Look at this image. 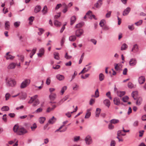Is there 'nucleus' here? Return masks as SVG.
Instances as JSON below:
<instances>
[{
  "label": "nucleus",
  "mask_w": 146,
  "mask_h": 146,
  "mask_svg": "<svg viewBox=\"0 0 146 146\" xmlns=\"http://www.w3.org/2000/svg\"><path fill=\"white\" fill-rule=\"evenodd\" d=\"M13 130L19 135H21L27 132V131L24 127H19L18 125H15L13 128Z\"/></svg>",
  "instance_id": "f257e3e1"
},
{
  "label": "nucleus",
  "mask_w": 146,
  "mask_h": 146,
  "mask_svg": "<svg viewBox=\"0 0 146 146\" xmlns=\"http://www.w3.org/2000/svg\"><path fill=\"white\" fill-rule=\"evenodd\" d=\"M38 95H36L31 97L30 100L28 102V103L31 104L34 101V102L33 105V106H37L40 103L38 100L36 99Z\"/></svg>",
  "instance_id": "f03ea898"
},
{
  "label": "nucleus",
  "mask_w": 146,
  "mask_h": 146,
  "mask_svg": "<svg viewBox=\"0 0 146 146\" xmlns=\"http://www.w3.org/2000/svg\"><path fill=\"white\" fill-rule=\"evenodd\" d=\"M31 80L26 79L21 83L20 87L21 88L23 89L28 86L31 83Z\"/></svg>",
  "instance_id": "7ed1b4c3"
},
{
  "label": "nucleus",
  "mask_w": 146,
  "mask_h": 146,
  "mask_svg": "<svg viewBox=\"0 0 146 146\" xmlns=\"http://www.w3.org/2000/svg\"><path fill=\"white\" fill-rule=\"evenodd\" d=\"M68 122V121L66 120L65 121H64L63 122V125H61L60 127L55 131V132H58L59 131L60 132H65L67 130V127H65L62 130H61V129L64 126V125L67 123Z\"/></svg>",
  "instance_id": "20e7f679"
},
{
  "label": "nucleus",
  "mask_w": 146,
  "mask_h": 146,
  "mask_svg": "<svg viewBox=\"0 0 146 146\" xmlns=\"http://www.w3.org/2000/svg\"><path fill=\"white\" fill-rule=\"evenodd\" d=\"M85 141L87 145H89L91 144L93 142L92 138L90 135H87L85 138Z\"/></svg>",
  "instance_id": "39448f33"
},
{
  "label": "nucleus",
  "mask_w": 146,
  "mask_h": 146,
  "mask_svg": "<svg viewBox=\"0 0 146 146\" xmlns=\"http://www.w3.org/2000/svg\"><path fill=\"white\" fill-rule=\"evenodd\" d=\"M84 33V31L82 29H79L76 31L75 35L76 36L80 37Z\"/></svg>",
  "instance_id": "423d86ee"
},
{
  "label": "nucleus",
  "mask_w": 146,
  "mask_h": 146,
  "mask_svg": "<svg viewBox=\"0 0 146 146\" xmlns=\"http://www.w3.org/2000/svg\"><path fill=\"white\" fill-rule=\"evenodd\" d=\"M7 84L9 86L13 87L16 85V82L14 80L9 79L7 82Z\"/></svg>",
  "instance_id": "0eeeda50"
},
{
  "label": "nucleus",
  "mask_w": 146,
  "mask_h": 146,
  "mask_svg": "<svg viewBox=\"0 0 146 146\" xmlns=\"http://www.w3.org/2000/svg\"><path fill=\"white\" fill-rule=\"evenodd\" d=\"M137 63V60L135 58H132L130 59L129 62V65L130 66H135Z\"/></svg>",
  "instance_id": "6e6552de"
},
{
  "label": "nucleus",
  "mask_w": 146,
  "mask_h": 146,
  "mask_svg": "<svg viewBox=\"0 0 146 146\" xmlns=\"http://www.w3.org/2000/svg\"><path fill=\"white\" fill-rule=\"evenodd\" d=\"M44 50L43 48H40L39 50V53H37L38 57H41L44 54Z\"/></svg>",
  "instance_id": "1a4fd4ad"
},
{
  "label": "nucleus",
  "mask_w": 146,
  "mask_h": 146,
  "mask_svg": "<svg viewBox=\"0 0 146 146\" xmlns=\"http://www.w3.org/2000/svg\"><path fill=\"white\" fill-rule=\"evenodd\" d=\"M139 48L138 45L136 44L133 45L131 50V51L133 53H136L138 52Z\"/></svg>",
  "instance_id": "9d476101"
},
{
  "label": "nucleus",
  "mask_w": 146,
  "mask_h": 146,
  "mask_svg": "<svg viewBox=\"0 0 146 146\" xmlns=\"http://www.w3.org/2000/svg\"><path fill=\"white\" fill-rule=\"evenodd\" d=\"M102 4V0H98L96 3L94 5L95 7L97 8H99L101 6Z\"/></svg>",
  "instance_id": "9b49d317"
},
{
  "label": "nucleus",
  "mask_w": 146,
  "mask_h": 146,
  "mask_svg": "<svg viewBox=\"0 0 146 146\" xmlns=\"http://www.w3.org/2000/svg\"><path fill=\"white\" fill-rule=\"evenodd\" d=\"M131 11V9L129 7H127L125 9L123 13V16H126Z\"/></svg>",
  "instance_id": "f8f14e48"
},
{
  "label": "nucleus",
  "mask_w": 146,
  "mask_h": 146,
  "mask_svg": "<svg viewBox=\"0 0 146 146\" xmlns=\"http://www.w3.org/2000/svg\"><path fill=\"white\" fill-rule=\"evenodd\" d=\"M17 65V63L12 62L10 63L7 66V68L9 69H14Z\"/></svg>",
  "instance_id": "ddd939ff"
},
{
  "label": "nucleus",
  "mask_w": 146,
  "mask_h": 146,
  "mask_svg": "<svg viewBox=\"0 0 146 146\" xmlns=\"http://www.w3.org/2000/svg\"><path fill=\"white\" fill-rule=\"evenodd\" d=\"M145 81V78L144 76H141L139 78V82L140 84H143Z\"/></svg>",
  "instance_id": "4468645a"
},
{
  "label": "nucleus",
  "mask_w": 146,
  "mask_h": 146,
  "mask_svg": "<svg viewBox=\"0 0 146 146\" xmlns=\"http://www.w3.org/2000/svg\"><path fill=\"white\" fill-rule=\"evenodd\" d=\"M113 102L114 104L117 106L119 105L120 104V100L118 98H114L113 99Z\"/></svg>",
  "instance_id": "2eb2a0df"
},
{
  "label": "nucleus",
  "mask_w": 146,
  "mask_h": 146,
  "mask_svg": "<svg viewBox=\"0 0 146 146\" xmlns=\"http://www.w3.org/2000/svg\"><path fill=\"white\" fill-rule=\"evenodd\" d=\"M103 103L108 108L109 107L110 105V102L109 100L108 99H105Z\"/></svg>",
  "instance_id": "dca6fc26"
},
{
  "label": "nucleus",
  "mask_w": 146,
  "mask_h": 146,
  "mask_svg": "<svg viewBox=\"0 0 146 146\" xmlns=\"http://www.w3.org/2000/svg\"><path fill=\"white\" fill-rule=\"evenodd\" d=\"M138 92L137 91L133 92L131 93V96L134 100L137 99V97Z\"/></svg>",
  "instance_id": "f3484780"
},
{
  "label": "nucleus",
  "mask_w": 146,
  "mask_h": 146,
  "mask_svg": "<svg viewBox=\"0 0 146 146\" xmlns=\"http://www.w3.org/2000/svg\"><path fill=\"white\" fill-rule=\"evenodd\" d=\"M76 17L75 16H73L70 18V23L71 25H72L76 21Z\"/></svg>",
  "instance_id": "a211bd4d"
},
{
  "label": "nucleus",
  "mask_w": 146,
  "mask_h": 146,
  "mask_svg": "<svg viewBox=\"0 0 146 146\" xmlns=\"http://www.w3.org/2000/svg\"><path fill=\"white\" fill-rule=\"evenodd\" d=\"M114 65L115 68L116 70H120L122 67L121 65L119 64H115Z\"/></svg>",
  "instance_id": "6ab92c4d"
},
{
  "label": "nucleus",
  "mask_w": 146,
  "mask_h": 146,
  "mask_svg": "<svg viewBox=\"0 0 146 146\" xmlns=\"http://www.w3.org/2000/svg\"><path fill=\"white\" fill-rule=\"evenodd\" d=\"M73 90L74 91H78L79 89V86L76 83L74 84L72 86Z\"/></svg>",
  "instance_id": "aec40b11"
},
{
  "label": "nucleus",
  "mask_w": 146,
  "mask_h": 146,
  "mask_svg": "<svg viewBox=\"0 0 146 146\" xmlns=\"http://www.w3.org/2000/svg\"><path fill=\"white\" fill-rule=\"evenodd\" d=\"M119 121L118 119H113L110 120V122L111 123L113 124H116L119 123Z\"/></svg>",
  "instance_id": "412c9836"
},
{
  "label": "nucleus",
  "mask_w": 146,
  "mask_h": 146,
  "mask_svg": "<svg viewBox=\"0 0 146 146\" xmlns=\"http://www.w3.org/2000/svg\"><path fill=\"white\" fill-rule=\"evenodd\" d=\"M20 95V98L22 99H25L27 97V94L26 93L22 92L19 93Z\"/></svg>",
  "instance_id": "4be33fe9"
},
{
  "label": "nucleus",
  "mask_w": 146,
  "mask_h": 146,
  "mask_svg": "<svg viewBox=\"0 0 146 146\" xmlns=\"http://www.w3.org/2000/svg\"><path fill=\"white\" fill-rule=\"evenodd\" d=\"M9 52H8L6 53V58L7 60H12L15 57L10 54H9Z\"/></svg>",
  "instance_id": "5701e85b"
},
{
  "label": "nucleus",
  "mask_w": 146,
  "mask_h": 146,
  "mask_svg": "<svg viewBox=\"0 0 146 146\" xmlns=\"http://www.w3.org/2000/svg\"><path fill=\"white\" fill-rule=\"evenodd\" d=\"M37 48H34L31 50V53L30 54V58H32L33 55L36 53V51Z\"/></svg>",
  "instance_id": "b1692460"
},
{
  "label": "nucleus",
  "mask_w": 146,
  "mask_h": 146,
  "mask_svg": "<svg viewBox=\"0 0 146 146\" xmlns=\"http://www.w3.org/2000/svg\"><path fill=\"white\" fill-rule=\"evenodd\" d=\"M56 78L59 80H63L64 79V77L63 75L60 74H57L56 76Z\"/></svg>",
  "instance_id": "393cba45"
},
{
  "label": "nucleus",
  "mask_w": 146,
  "mask_h": 146,
  "mask_svg": "<svg viewBox=\"0 0 146 146\" xmlns=\"http://www.w3.org/2000/svg\"><path fill=\"white\" fill-rule=\"evenodd\" d=\"M56 94L55 93H51L49 96V97L50 99L52 100H54L56 97Z\"/></svg>",
  "instance_id": "a878e982"
},
{
  "label": "nucleus",
  "mask_w": 146,
  "mask_h": 146,
  "mask_svg": "<svg viewBox=\"0 0 146 146\" xmlns=\"http://www.w3.org/2000/svg\"><path fill=\"white\" fill-rule=\"evenodd\" d=\"M125 94V92L124 91H117V94L118 96L121 97Z\"/></svg>",
  "instance_id": "bb28decb"
},
{
  "label": "nucleus",
  "mask_w": 146,
  "mask_h": 146,
  "mask_svg": "<svg viewBox=\"0 0 146 146\" xmlns=\"http://www.w3.org/2000/svg\"><path fill=\"white\" fill-rule=\"evenodd\" d=\"M142 102V98L140 97L137 99L136 102V104L137 105L139 106L141 104Z\"/></svg>",
  "instance_id": "cd10ccee"
},
{
  "label": "nucleus",
  "mask_w": 146,
  "mask_h": 146,
  "mask_svg": "<svg viewBox=\"0 0 146 146\" xmlns=\"http://www.w3.org/2000/svg\"><path fill=\"white\" fill-rule=\"evenodd\" d=\"M90 111V109H88L87 110V113L85 117V118L88 119L90 117L91 115V113Z\"/></svg>",
  "instance_id": "c85d7f7f"
},
{
  "label": "nucleus",
  "mask_w": 146,
  "mask_h": 146,
  "mask_svg": "<svg viewBox=\"0 0 146 146\" xmlns=\"http://www.w3.org/2000/svg\"><path fill=\"white\" fill-rule=\"evenodd\" d=\"M10 23L9 21L6 22L5 24V29L6 30H9L10 28Z\"/></svg>",
  "instance_id": "c756f323"
},
{
  "label": "nucleus",
  "mask_w": 146,
  "mask_h": 146,
  "mask_svg": "<svg viewBox=\"0 0 146 146\" xmlns=\"http://www.w3.org/2000/svg\"><path fill=\"white\" fill-rule=\"evenodd\" d=\"M54 23V25L57 27H60L61 25V22L57 20H55Z\"/></svg>",
  "instance_id": "7c9ffc66"
},
{
  "label": "nucleus",
  "mask_w": 146,
  "mask_h": 146,
  "mask_svg": "<svg viewBox=\"0 0 146 146\" xmlns=\"http://www.w3.org/2000/svg\"><path fill=\"white\" fill-rule=\"evenodd\" d=\"M41 9V7L40 6H36L35 9L34 11L35 13H37L40 11Z\"/></svg>",
  "instance_id": "2f4dec72"
},
{
  "label": "nucleus",
  "mask_w": 146,
  "mask_h": 146,
  "mask_svg": "<svg viewBox=\"0 0 146 146\" xmlns=\"http://www.w3.org/2000/svg\"><path fill=\"white\" fill-rule=\"evenodd\" d=\"M76 36L75 35H72L69 37V40L70 41L72 42L74 41L76 39Z\"/></svg>",
  "instance_id": "473e14b6"
},
{
  "label": "nucleus",
  "mask_w": 146,
  "mask_h": 146,
  "mask_svg": "<svg viewBox=\"0 0 146 146\" xmlns=\"http://www.w3.org/2000/svg\"><path fill=\"white\" fill-rule=\"evenodd\" d=\"M56 119L54 116L52 117L51 119H50L48 121V123L50 124H53L56 121Z\"/></svg>",
  "instance_id": "72a5a7b5"
},
{
  "label": "nucleus",
  "mask_w": 146,
  "mask_h": 146,
  "mask_svg": "<svg viewBox=\"0 0 146 146\" xmlns=\"http://www.w3.org/2000/svg\"><path fill=\"white\" fill-rule=\"evenodd\" d=\"M9 107L7 106H3L1 109V111H7L9 110Z\"/></svg>",
  "instance_id": "f704fd0d"
},
{
  "label": "nucleus",
  "mask_w": 146,
  "mask_h": 146,
  "mask_svg": "<svg viewBox=\"0 0 146 146\" xmlns=\"http://www.w3.org/2000/svg\"><path fill=\"white\" fill-rule=\"evenodd\" d=\"M39 32L38 33V35H41L43 33L44 31V30L42 28H38Z\"/></svg>",
  "instance_id": "c9c22d12"
},
{
  "label": "nucleus",
  "mask_w": 146,
  "mask_h": 146,
  "mask_svg": "<svg viewBox=\"0 0 146 146\" xmlns=\"http://www.w3.org/2000/svg\"><path fill=\"white\" fill-rule=\"evenodd\" d=\"M54 58L57 60H59L60 59L59 56V54L57 52H54Z\"/></svg>",
  "instance_id": "e433bc0d"
},
{
  "label": "nucleus",
  "mask_w": 146,
  "mask_h": 146,
  "mask_svg": "<svg viewBox=\"0 0 146 146\" xmlns=\"http://www.w3.org/2000/svg\"><path fill=\"white\" fill-rule=\"evenodd\" d=\"M101 109L99 108H97L96 111V116L98 117L99 116L100 113Z\"/></svg>",
  "instance_id": "4c0bfd02"
},
{
  "label": "nucleus",
  "mask_w": 146,
  "mask_h": 146,
  "mask_svg": "<svg viewBox=\"0 0 146 146\" xmlns=\"http://www.w3.org/2000/svg\"><path fill=\"white\" fill-rule=\"evenodd\" d=\"M127 48V45L125 43H123L121 46V50H126Z\"/></svg>",
  "instance_id": "58836bf2"
},
{
  "label": "nucleus",
  "mask_w": 146,
  "mask_h": 146,
  "mask_svg": "<svg viewBox=\"0 0 146 146\" xmlns=\"http://www.w3.org/2000/svg\"><path fill=\"white\" fill-rule=\"evenodd\" d=\"M46 118L44 117H40L39 119V121L41 124L43 123L45 120Z\"/></svg>",
  "instance_id": "ea45409f"
},
{
  "label": "nucleus",
  "mask_w": 146,
  "mask_h": 146,
  "mask_svg": "<svg viewBox=\"0 0 146 146\" xmlns=\"http://www.w3.org/2000/svg\"><path fill=\"white\" fill-rule=\"evenodd\" d=\"M104 76L102 73H100L99 75V79L100 81L103 80L104 78Z\"/></svg>",
  "instance_id": "a19ab883"
},
{
  "label": "nucleus",
  "mask_w": 146,
  "mask_h": 146,
  "mask_svg": "<svg viewBox=\"0 0 146 146\" xmlns=\"http://www.w3.org/2000/svg\"><path fill=\"white\" fill-rule=\"evenodd\" d=\"M80 136H75L74 137L73 141L74 142H77L80 139Z\"/></svg>",
  "instance_id": "79ce46f5"
},
{
  "label": "nucleus",
  "mask_w": 146,
  "mask_h": 146,
  "mask_svg": "<svg viewBox=\"0 0 146 146\" xmlns=\"http://www.w3.org/2000/svg\"><path fill=\"white\" fill-rule=\"evenodd\" d=\"M105 23V20L104 19H102L100 21L99 25L101 27H103L104 26Z\"/></svg>",
  "instance_id": "37998d69"
},
{
  "label": "nucleus",
  "mask_w": 146,
  "mask_h": 146,
  "mask_svg": "<svg viewBox=\"0 0 146 146\" xmlns=\"http://www.w3.org/2000/svg\"><path fill=\"white\" fill-rule=\"evenodd\" d=\"M48 11V9L47 6L45 5L44 6L43 9L42 10V12L43 13V14H46Z\"/></svg>",
  "instance_id": "c03bdc74"
},
{
  "label": "nucleus",
  "mask_w": 146,
  "mask_h": 146,
  "mask_svg": "<svg viewBox=\"0 0 146 146\" xmlns=\"http://www.w3.org/2000/svg\"><path fill=\"white\" fill-rule=\"evenodd\" d=\"M55 103V102H50V106L52 107L51 108L53 109V110L56 107V106L54 104Z\"/></svg>",
  "instance_id": "a18cd8bd"
},
{
  "label": "nucleus",
  "mask_w": 146,
  "mask_h": 146,
  "mask_svg": "<svg viewBox=\"0 0 146 146\" xmlns=\"http://www.w3.org/2000/svg\"><path fill=\"white\" fill-rule=\"evenodd\" d=\"M123 131L122 130H119L117 132V136H120V135L125 136V134L123 133Z\"/></svg>",
  "instance_id": "49530a36"
},
{
  "label": "nucleus",
  "mask_w": 146,
  "mask_h": 146,
  "mask_svg": "<svg viewBox=\"0 0 146 146\" xmlns=\"http://www.w3.org/2000/svg\"><path fill=\"white\" fill-rule=\"evenodd\" d=\"M37 127V125L36 123H34L31 127V129L32 131H34Z\"/></svg>",
  "instance_id": "de8ad7c7"
},
{
  "label": "nucleus",
  "mask_w": 146,
  "mask_h": 146,
  "mask_svg": "<svg viewBox=\"0 0 146 146\" xmlns=\"http://www.w3.org/2000/svg\"><path fill=\"white\" fill-rule=\"evenodd\" d=\"M67 87L66 86H64L63 87L60 91V92L61 93V94L63 95L65 92V91L66 90Z\"/></svg>",
  "instance_id": "09e8293b"
},
{
  "label": "nucleus",
  "mask_w": 146,
  "mask_h": 146,
  "mask_svg": "<svg viewBox=\"0 0 146 146\" xmlns=\"http://www.w3.org/2000/svg\"><path fill=\"white\" fill-rule=\"evenodd\" d=\"M77 72L76 71H75L73 74L72 76V78L70 80V81H72L74 79V78H75L76 76L77 75Z\"/></svg>",
  "instance_id": "8fccbe9b"
},
{
  "label": "nucleus",
  "mask_w": 146,
  "mask_h": 146,
  "mask_svg": "<svg viewBox=\"0 0 146 146\" xmlns=\"http://www.w3.org/2000/svg\"><path fill=\"white\" fill-rule=\"evenodd\" d=\"M129 99V97L127 96H125L122 98V100L125 102H127Z\"/></svg>",
  "instance_id": "3c124183"
},
{
  "label": "nucleus",
  "mask_w": 146,
  "mask_h": 146,
  "mask_svg": "<svg viewBox=\"0 0 146 146\" xmlns=\"http://www.w3.org/2000/svg\"><path fill=\"white\" fill-rule=\"evenodd\" d=\"M114 127V126L112 123H110L108 125V128L110 129H113Z\"/></svg>",
  "instance_id": "603ef678"
},
{
  "label": "nucleus",
  "mask_w": 146,
  "mask_h": 146,
  "mask_svg": "<svg viewBox=\"0 0 146 146\" xmlns=\"http://www.w3.org/2000/svg\"><path fill=\"white\" fill-rule=\"evenodd\" d=\"M11 96V95L9 93H7L6 94L5 96V100H6L7 101L9 99L10 97Z\"/></svg>",
  "instance_id": "864d4df0"
},
{
  "label": "nucleus",
  "mask_w": 146,
  "mask_h": 146,
  "mask_svg": "<svg viewBox=\"0 0 146 146\" xmlns=\"http://www.w3.org/2000/svg\"><path fill=\"white\" fill-rule=\"evenodd\" d=\"M19 58V60H21L22 62H23L24 60V56L23 55H17Z\"/></svg>",
  "instance_id": "5fc2aeb1"
},
{
  "label": "nucleus",
  "mask_w": 146,
  "mask_h": 146,
  "mask_svg": "<svg viewBox=\"0 0 146 146\" xmlns=\"http://www.w3.org/2000/svg\"><path fill=\"white\" fill-rule=\"evenodd\" d=\"M111 11H108L106 15V17L107 18H110L111 15Z\"/></svg>",
  "instance_id": "6e6d98bb"
},
{
  "label": "nucleus",
  "mask_w": 146,
  "mask_h": 146,
  "mask_svg": "<svg viewBox=\"0 0 146 146\" xmlns=\"http://www.w3.org/2000/svg\"><path fill=\"white\" fill-rule=\"evenodd\" d=\"M99 96V92L98 89H97L95 92L94 97L95 98H98Z\"/></svg>",
  "instance_id": "4d7b16f0"
},
{
  "label": "nucleus",
  "mask_w": 146,
  "mask_h": 146,
  "mask_svg": "<svg viewBox=\"0 0 146 146\" xmlns=\"http://www.w3.org/2000/svg\"><path fill=\"white\" fill-rule=\"evenodd\" d=\"M106 96L110 100H111L112 99V98L111 95V93L110 92H108L106 94Z\"/></svg>",
  "instance_id": "13d9d810"
},
{
  "label": "nucleus",
  "mask_w": 146,
  "mask_h": 146,
  "mask_svg": "<svg viewBox=\"0 0 146 146\" xmlns=\"http://www.w3.org/2000/svg\"><path fill=\"white\" fill-rule=\"evenodd\" d=\"M83 25L82 23H80L76 24L75 26L76 28H79L82 27Z\"/></svg>",
  "instance_id": "bf43d9fd"
},
{
  "label": "nucleus",
  "mask_w": 146,
  "mask_h": 146,
  "mask_svg": "<svg viewBox=\"0 0 146 146\" xmlns=\"http://www.w3.org/2000/svg\"><path fill=\"white\" fill-rule=\"evenodd\" d=\"M90 75V74H86L85 75V76H84L83 75H82L81 76V78H82V79H85L86 78H88L89 77V76Z\"/></svg>",
  "instance_id": "052dcab7"
},
{
  "label": "nucleus",
  "mask_w": 146,
  "mask_h": 146,
  "mask_svg": "<svg viewBox=\"0 0 146 146\" xmlns=\"http://www.w3.org/2000/svg\"><path fill=\"white\" fill-rule=\"evenodd\" d=\"M50 82L51 80L50 79V78L49 77L47 78L46 81V84L48 85H49L50 83Z\"/></svg>",
  "instance_id": "680f3d73"
},
{
  "label": "nucleus",
  "mask_w": 146,
  "mask_h": 146,
  "mask_svg": "<svg viewBox=\"0 0 146 146\" xmlns=\"http://www.w3.org/2000/svg\"><path fill=\"white\" fill-rule=\"evenodd\" d=\"M20 23V22H16L14 23V25L15 27L16 28H17L19 26Z\"/></svg>",
  "instance_id": "e2e57ef3"
},
{
  "label": "nucleus",
  "mask_w": 146,
  "mask_h": 146,
  "mask_svg": "<svg viewBox=\"0 0 146 146\" xmlns=\"http://www.w3.org/2000/svg\"><path fill=\"white\" fill-rule=\"evenodd\" d=\"M64 57L66 59H69L71 58L72 56L68 55V53H66Z\"/></svg>",
  "instance_id": "0e129e2a"
},
{
  "label": "nucleus",
  "mask_w": 146,
  "mask_h": 146,
  "mask_svg": "<svg viewBox=\"0 0 146 146\" xmlns=\"http://www.w3.org/2000/svg\"><path fill=\"white\" fill-rule=\"evenodd\" d=\"M142 23V20H140L139 21L135 23V25L137 26L140 25Z\"/></svg>",
  "instance_id": "69168bd1"
},
{
  "label": "nucleus",
  "mask_w": 146,
  "mask_h": 146,
  "mask_svg": "<svg viewBox=\"0 0 146 146\" xmlns=\"http://www.w3.org/2000/svg\"><path fill=\"white\" fill-rule=\"evenodd\" d=\"M139 124V121L137 120L135 121L133 123V125L134 126H137Z\"/></svg>",
  "instance_id": "338daca9"
},
{
  "label": "nucleus",
  "mask_w": 146,
  "mask_h": 146,
  "mask_svg": "<svg viewBox=\"0 0 146 146\" xmlns=\"http://www.w3.org/2000/svg\"><path fill=\"white\" fill-rule=\"evenodd\" d=\"M90 41L93 43L94 45H96L97 43L96 40L94 39H91L90 40Z\"/></svg>",
  "instance_id": "774afa93"
}]
</instances>
